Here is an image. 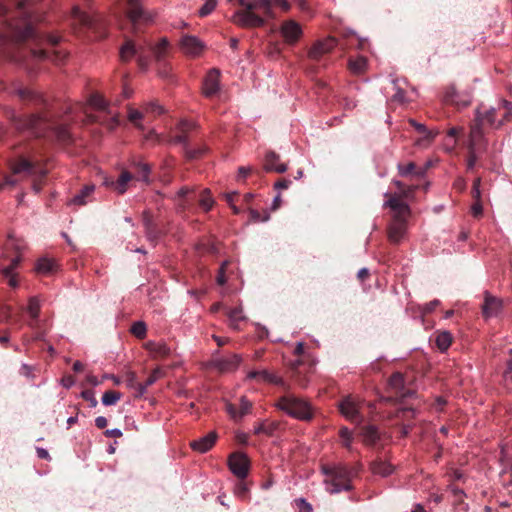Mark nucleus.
Listing matches in <instances>:
<instances>
[{"label": "nucleus", "instance_id": "nucleus-1", "mask_svg": "<svg viewBox=\"0 0 512 512\" xmlns=\"http://www.w3.org/2000/svg\"><path fill=\"white\" fill-rule=\"evenodd\" d=\"M322 472L325 475L324 485L327 492L336 494L341 491L351 490V471L342 464L323 466Z\"/></svg>", "mask_w": 512, "mask_h": 512}, {"label": "nucleus", "instance_id": "nucleus-2", "mask_svg": "<svg viewBox=\"0 0 512 512\" xmlns=\"http://www.w3.org/2000/svg\"><path fill=\"white\" fill-rule=\"evenodd\" d=\"M511 119L512 104L506 100L500 101L496 107L480 105L476 110V121L485 122L493 129H499Z\"/></svg>", "mask_w": 512, "mask_h": 512}, {"label": "nucleus", "instance_id": "nucleus-3", "mask_svg": "<svg viewBox=\"0 0 512 512\" xmlns=\"http://www.w3.org/2000/svg\"><path fill=\"white\" fill-rule=\"evenodd\" d=\"M38 20L31 14L23 13L22 16L14 22H3V31L0 32V38H11L15 41H24L33 37L34 30L32 23Z\"/></svg>", "mask_w": 512, "mask_h": 512}, {"label": "nucleus", "instance_id": "nucleus-4", "mask_svg": "<svg viewBox=\"0 0 512 512\" xmlns=\"http://www.w3.org/2000/svg\"><path fill=\"white\" fill-rule=\"evenodd\" d=\"M276 406L287 415L298 420L307 421L313 417L311 404L305 399L292 394L281 397Z\"/></svg>", "mask_w": 512, "mask_h": 512}, {"label": "nucleus", "instance_id": "nucleus-5", "mask_svg": "<svg viewBox=\"0 0 512 512\" xmlns=\"http://www.w3.org/2000/svg\"><path fill=\"white\" fill-rule=\"evenodd\" d=\"M242 362L239 354H231L225 357L214 358L210 366L220 373H231L236 371Z\"/></svg>", "mask_w": 512, "mask_h": 512}, {"label": "nucleus", "instance_id": "nucleus-6", "mask_svg": "<svg viewBox=\"0 0 512 512\" xmlns=\"http://www.w3.org/2000/svg\"><path fill=\"white\" fill-rule=\"evenodd\" d=\"M15 125L18 130H30L36 137L42 135L39 130L42 126L46 125L45 120L37 115L18 116L15 118Z\"/></svg>", "mask_w": 512, "mask_h": 512}, {"label": "nucleus", "instance_id": "nucleus-7", "mask_svg": "<svg viewBox=\"0 0 512 512\" xmlns=\"http://www.w3.org/2000/svg\"><path fill=\"white\" fill-rule=\"evenodd\" d=\"M232 21L245 28L261 27L265 23L264 18L247 9L235 12Z\"/></svg>", "mask_w": 512, "mask_h": 512}, {"label": "nucleus", "instance_id": "nucleus-8", "mask_svg": "<svg viewBox=\"0 0 512 512\" xmlns=\"http://www.w3.org/2000/svg\"><path fill=\"white\" fill-rule=\"evenodd\" d=\"M385 197H388V200L384 203V207H389L394 212L393 219H407L410 215V207L407 203L400 200V196L391 195L386 192L384 194Z\"/></svg>", "mask_w": 512, "mask_h": 512}, {"label": "nucleus", "instance_id": "nucleus-9", "mask_svg": "<svg viewBox=\"0 0 512 512\" xmlns=\"http://www.w3.org/2000/svg\"><path fill=\"white\" fill-rule=\"evenodd\" d=\"M181 51L190 57L199 56L205 49V44L196 36L185 35L180 40Z\"/></svg>", "mask_w": 512, "mask_h": 512}, {"label": "nucleus", "instance_id": "nucleus-10", "mask_svg": "<svg viewBox=\"0 0 512 512\" xmlns=\"http://www.w3.org/2000/svg\"><path fill=\"white\" fill-rule=\"evenodd\" d=\"M229 468L239 479L246 478L249 472V460L245 454L235 453L229 457Z\"/></svg>", "mask_w": 512, "mask_h": 512}, {"label": "nucleus", "instance_id": "nucleus-11", "mask_svg": "<svg viewBox=\"0 0 512 512\" xmlns=\"http://www.w3.org/2000/svg\"><path fill=\"white\" fill-rule=\"evenodd\" d=\"M336 46V39L334 37H327L316 41L308 52V56L312 60H318L323 55L331 52Z\"/></svg>", "mask_w": 512, "mask_h": 512}, {"label": "nucleus", "instance_id": "nucleus-12", "mask_svg": "<svg viewBox=\"0 0 512 512\" xmlns=\"http://www.w3.org/2000/svg\"><path fill=\"white\" fill-rule=\"evenodd\" d=\"M280 33L288 44L296 43L302 36L301 25L294 20L285 21L280 27Z\"/></svg>", "mask_w": 512, "mask_h": 512}, {"label": "nucleus", "instance_id": "nucleus-13", "mask_svg": "<svg viewBox=\"0 0 512 512\" xmlns=\"http://www.w3.org/2000/svg\"><path fill=\"white\" fill-rule=\"evenodd\" d=\"M70 20L72 25L79 23L84 27H92L95 21L93 12L91 10L82 9L79 5L72 7Z\"/></svg>", "mask_w": 512, "mask_h": 512}, {"label": "nucleus", "instance_id": "nucleus-14", "mask_svg": "<svg viewBox=\"0 0 512 512\" xmlns=\"http://www.w3.org/2000/svg\"><path fill=\"white\" fill-rule=\"evenodd\" d=\"M127 3L129 6L127 16L133 25L139 22H150L152 20L153 17L143 10L139 4V0H127Z\"/></svg>", "mask_w": 512, "mask_h": 512}, {"label": "nucleus", "instance_id": "nucleus-15", "mask_svg": "<svg viewBox=\"0 0 512 512\" xmlns=\"http://www.w3.org/2000/svg\"><path fill=\"white\" fill-rule=\"evenodd\" d=\"M339 409L341 414L349 421L354 423H361L362 417L359 414L357 404L352 400L351 397L345 398L340 404Z\"/></svg>", "mask_w": 512, "mask_h": 512}, {"label": "nucleus", "instance_id": "nucleus-16", "mask_svg": "<svg viewBox=\"0 0 512 512\" xmlns=\"http://www.w3.org/2000/svg\"><path fill=\"white\" fill-rule=\"evenodd\" d=\"M247 379L249 380H256L260 383H271L275 385H283V379L279 377L278 375L266 370H253L248 372Z\"/></svg>", "mask_w": 512, "mask_h": 512}, {"label": "nucleus", "instance_id": "nucleus-17", "mask_svg": "<svg viewBox=\"0 0 512 512\" xmlns=\"http://www.w3.org/2000/svg\"><path fill=\"white\" fill-rule=\"evenodd\" d=\"M502 300L485 292L484 304L482 306L483 315L486 318L497 316L502 310Z\"/></svg>", "mask_w": 512, "mask_h": 512}, {"label": "nucleus", "instance_id": "nucleus-18", "mask_svg": "<svg viewBox=\"0 0 512 512\" xmlns=\"http://www.w3.org/2000/svg\"><path fill=\"white\" fill-rule=\"evenodd\" d=\"M220 73L217 69H212L206 75L203 82V94L206 97L214 96L220 89L219 86Z\"/></svg>", "mask_w": 512, "mask_h": 512}, {"label": "nucleus", "instance_id": "nucleus-19", "mask_svg": "<svg viewBox=\"0 0 512 512\" xmlns=\"http://www.w3.org/2000/svg\"><path fill=\"white\" fill-rule=\"evenodd\" d=\"M407 219H393L389 226L388 237L393 243H399L407 231Z\"/></svg>", "mask_w": 512, "mask_h": 512}, {"label": "nucleus", "instance_id": "nucleus-20", "mask_svg": "<svg viewBox=\"0 0 512 512\" xmlns=\"http://www.w3.org/2000/svg\"><path fill=\"white\" fill-rule=\"evenodd\" d=\"M484 123L485 122L477 121V123L472 126L468 141L469 150H478L485 146L484 133L482 129V125Z\"/></svg>", "mask_w": 512, "mask_h": 512}, {"label": "nucleus", "instance_id": "nucleus-21", "mask_svg": "<svg viewBox=\"0 0 512 512\" xmlns=\"http://www.w3.org/2000/svg\"><path fill=\"white\" fill-rule=\"evenodd\" d=\"M217 434L212 431L206 434L205 436L193 441L191 443V447L193 450L199 453L207 452L216 442Z\"/></svg>", "mask_w": 512, "mask_h": 512}, {"label": "nucleus", "instance_id": "nucleus-22", "mask_svg": "<svg viewBox=\"0 0 512 512\" xmlns=\"http://www.w3.org/2000/svg\"><path fill=\"white\" fill-rule=\"evenodd\" d=\"M264 169L266 171L284 173L287 170V166L284 163H279V155L275 152H268L265 156Z\"/></svg>", "mask_w": 512, "mask_h": 512}, {"label": "nucleus", "instance_id": "nucleus-23", "mask_svg": "<svg viewBox=\"0 0 512 512\" xmlns=\"http://www.w3.org/2000/svg\"><path fill=\"white\" fill-rule=\"evenodd\" d=\"M40 309H41L40 299L37 296L30 297L26 311L29 314V316L31 317V321L28 323V325L31 328L36 327V324L39 319Z\"/></svg>", "mask_w": 512, "mask_h": 512}, {"label": "nucleus", "instance_id": "nucleus-24", "mask_svg": "<svg viewBox=\"0 0 512 512\" xmlns=\"http://www.w3.org/2000/svg\"><path fill=\"white\" fill-rule=\"evenodd\" d=\"M247 10L252 12L261 10L266 17H274V13L272 11V0H250L249 4H247Z\"/></svg>", "mask_w": 512, "mask_h": 512}, {"label": "nucleus", "instance_id": "nucleus-25", "mask_svg": "<svg viewBox=\"0 0 512 512\" xmlns=\"http://www.w3.org/2000/svg\"><path fill=\"white\" fill-rule=\"evenodd\" d=\"M95 190L94 185H87L79 193H77L71 200L70 204L85 205L91 201V196Z\"/></svg>", "mask_w": 512, "mask_h": 512}, {"label": "nucleus", "instance_id": "nucleus-26", "mask_svg": "<svg viewBox=\"0 0 512 512\" xmlns=\"http://www.w3.org/2000/svg\"><path fill=\"white\" fill-rule=\"evenodd\" d=\"M10 169L13 174L25 173L27 175H31L34 173V165L25 158H21L17 162H11Z\"/></svg>", "mask_w": 512, "mask_h": 512}, {"label": "nucleus", "instance_id": "nucleus-27", "mask_svg": "<svg viewBox=\"0 0 512 512\" xmlns=\"http://www.w3.org/2000/svg\"><path fill=\"white\" fill-rule=\"evenodd\" d=\"M397 170L402 177H407V176L412 175L417 178H423L425 175V170L424 169L417 170L416 165L413 162H409L408 164L399 163L397 165Z\"/></svg>", "mask_w": 512, "mask_h": 512}, {"label": "nucleus", "instance_id": "nucleus-28", "mask_svg": "<svg viewBox=\"0 0 512 512\" xmlns=\"http://www.w3.org/2000/svg\"><path fill=\"white\" fill-rule=\"evenodd\" d=\"M170 43L166 37L161 38L158 43L151 45L154 57L157 61H161L167 55Z\"/></svg>", "mask_w": 512, "mask_h": 512}, {"label": "nucleus", "instance_id": "nucleus-29", "mask_svg": "<svg viewBox=\"0 0 512 512\" xmlns=\"http://www.w3.org/2000/svg\"><path fill=\"white\" fill-rule=\"evenodd\" d=\"M132 168L135 170V176H133L135 180L149 183L151 169L148 164L142 162L133 163Z\"/></svg>", "mask_w": 512, "mask_h": 512}, {"label": "nucleus", "instance_id": "nucleus-30", "mask_svg": "<svg viewBox=\"0 0 512 512\" xmlns=\"http://www.w3.org/2000/svg\"><path fill=\"white\" fill-rule=\"evenodd\" d=\"M19 262H20V257L17 256V257L12 259L10 265H8L7 267H4L1 270L2 274L4 275V277H6L8 279V283H9V285L11 287H16L18 285V282L16 280V276L14 274V270L18 266Z\"/></svg>", "mask_w": 512, "mask_h": 512}, {"label": "nucleus", "instance_id": "nucleus-31", "mask_svg": "<svg viewBox=\"0 0 512 512\" xmlns=\"http://www.w3.org/2000/svg\"><path fill=\"white\" fill-rule=\"evenodd\" d=\"M129 171H123L117 181H115V191L118 194H124L128 189V183L133 179Z\"/></svg>", "mask_w": 512, "mask_h": 512}, {"label": "nucleus", "instance_id": "nucleus-32", "mask_svg": "<svg viewBox=\"0 0 512 512\" xmlns=\"http://www.w3.org/2000/svg\"><path fill=\"white\" fill-rule=\"evenodd\" d=\"M372 472L376 475L386 477L393 472L391 464L384 461H376L371 466Z\"/></svg>", "mask_w": 512, "mask_h": 512}, {"label": "nucleus", "instance_id": "nucleus-33", "mask_svg": "<svg viewBox=\"0 0 512 512\" xmlns=\"http://www.w3.org/2000/svg\"><path fill=\"white\" fill-rule=\"evenodd\" d=\"M55 268V262L48 258H41L36 263V271L39 274L47 275Z\"/></svg>", "mask_w": 512, "mask_h": 512}, {"label": "nucleus", "instance_id": "nucleus-34", "mask_svg": "<svg viewBox=\"0 0 512 512\" xmlns=\"http://www.w3.org/2000/svg\"><path fill=\"white\" fill-rule=\"evenodd\" d=\"M368 62L365 57L359 56L349 61V68L355 74H362L367 68Z\"/></svg>", "mask_w": 512, "mask_h": 512}, {"label": "nucleus", "instance_id": "nucleus-35", "mask_svg": "<svg viewBox=\"0 0 512 512\" xmlns=\"http://www.w3.org/2000/svg\"><path fill=\"white\" fill-rule=\"evenodd\" d=\"M409 123L421 134H427V145L437 136V130H428L422 123L417 122L414 119H410Z\"/></svg>", "mask_w": 512, "mask_h": 512}, {"label": "nucleus", "instance_id": "nucleus-36", "mask_svg": "<svg viewBox=\"0 0 512 512\" xmlns=\"http://www.w3.org/2000/svg\"><path fill=\"white\" fill-rule=\"evenodd\" d=\"M452 343V336L449 332L444 331L437 335L436 345L443 352L446 351Z\"/></svg>", "mask_w": 512, "mask_h": 512}, {"label": "nucleus", "instance_id": "nucleus-37", "mask_svg": "<svg viewBox=\"0 0 512 512\" xmlns=\"http://www.w3.org/2000/svg\"><path fill=\"white\" fill-rule=\"evenodd\" d=\"M122 398V394L117 391H106L101 398V402L105 406L115 405Z\"/></svg>", "mask_w": 512, "mask_h": 512}, {"label": "nucleus", "instance_id": "nucleus-38", "mask_svg": "<svg viewBox=\"0 0 512 512\" xmlns=\"http://www.w3.org/2000/svg\"><path fill=\"white\" fill-rule=\"evenodd\" d=\"M137 53V49L135 48V45L128 41L126 42L121 50H120V57L123 61L130 60L135 54Z\"/></svg>", "mask_w": 512, "mask_h": 512}, {"label": "nucleus", "instance_id": "nucleus-39", "mask_svg": "<svg viewBox=\"0 0 512 512\" xmlns=\"http://www.w3.org/2000/svg\"><path fill=\"white\" fill-rule=\"evenodd\" d=\"M128 119L132 122L138 129L144 130V126L141 123L143 119V113L133 109L131 107L128 108Z\"/></svg>", "mask_w": 512, "mask_h": 512}, {"label": "nucleus", "instance_id": "nucleus-40", "mask_svg": "<svg viewBox=\"0 0 512 512\" xmlns=\"http://www.w3.org/2000/svg\"><path fill=\"white\" fill-rule=\"evenodd\" d=\"M389 386L396 392H400L404 388V377L401 373H394L389 379Z\"/></svg>", "mask_w": 512, "mask_h": 512}, {"label": "nucleus", "instance_id": "nucleus-41", "mask_svg": "<svg viewBox=\"0 0 512 512\" xmlns=\"http://www.w3.org/2000/svg\"><path fill=\"white\" fill-rule=\"evenodd\" d=\"M161 370L155 369L150 376L145 380L143 384L139 386V391L141 394L145 393L147 388L151 385H153L160 377H161Z\"/></svg>", "mask_w": 512, "mask_h": 512}, {"label": "nucleus", "instance_id": "nucleus-42", "mask_svg": "<svg viewBox=\"0 0 512 512\" xmlns=\"http://www.w3.org/2000/svg\"><path fill=\"white\" fill-rule=\"evenodd\" d=\"M363 439L366 443L372 444L378 439V432L375 426L369 425L363 429Z\"/></svg>", "mask_w": 512, "mask_h": 512}, {"label": "nucleus", "instance_id": "nucleus-43", "mask_svg": "<svg viewBox=\"0 0 512 512\" xmlns=\"http://www.w3.org/2000/svg\"><path fill=\"white\" fill-rule=\"evenodd\" d=\"M131 333L137 338H144L147 332L146 324L143 321L133 323L130 329Z\"/></svg>", "mask_w": 512, "mask_h": 512}, {"label": "nucleus", "instance_id": "nucleus-44", "mask_svg": "<svg viewBox=\"0 0 512 512\" xmlns=\"http://www.w3.org/2000/svg\"><path fill=\"white\" fill-rule=\"evenodd\" d=\"M143 109L146 113H151L154 115H161L165 112L164 108L157 101L146 103Z\"/></svg>", "mask_w": 512, "mask_h": 512}, {"label": "nucleus", "instance_id": "nucleus-45", "mask_svg": "<svg viewBox=\"0 0 512 512\" xmlns=\"http://www.w3.org/2000/svg\"><path fill=\"white\" fill-rule=\"evenodd\" d=\"M89 102L94 108L99 110H104L107 107L106 100L98 94L92 95L89 99Z\"/></svg>", "mask_w": 512, "mask_h": 512}, {"label": "nucleus", "instance_id": "nucleus-46", "mask_svg": "<svg viewBox=\"0 0 512 512\" xmlns=\"http://www.w3.org/2000/svg\"><path fill=\"white\" fill-rule=\"evenodd\" d=\"M392 183L398 188L401 190L399 196L400 197H404V198H408L410 197L414 190L417 188V186H410L408 187L407 189H403V183L397 179H393L392 180Z\"/></svg>", "mask_w": 512, "mask_h": 512}, {"label": "nucleus", "instance_id": "nucleus-47", "mask_svg": "<svg viewBox=\"0 0 512 512\" xmlns=\"http://www.w3.org/2000/svg\"><path fill=\"white\" fill-rule=\"evenodd\" d=\"M216 0H207L199 10V15L204 17L209 15L216 7Z\"/></svg>", "mask_w": 512, "mask_h": 512}, {"label": "nucleus", "instance_id": "nucleus-48", "mask_svg": "<svg viewBox=\"0 0 512 512\" xmlns=\"http://www.w3.org/2000/svg\"><path fill=\"white\" fill-rule=\"evenodd\" d=\"M251 407H252V403L245 396H242L240 398V410H239L240 419L250 412Z\"/></svg>", "mask_w": 512, "mask_h": 512}, {"label": "nucleus", "instance_id": "nucleus-49", "mask_svg": "<svg viewBox=\"0 0 512 512\" xmlns=\"http://www.w3.org/2000/svg\"><path fill=\"white\" fill-rule=\"evenodd\" d=\"M213 204H214V200L208 194V192L205 191L200 200V205L203 207V209L205 211H209L213 207Z\"/></svg>", "mask_w": 512, "mask_h": 512}, {"label": "nucleus", "instance_id": "nucleus-50", "mask_svg": "<svg viewBox=\"0 0 512 512\" xmlns=\"http://www.w3.org/2000/svg\"><path fill=\"white\" fill-rule=\"evenodd\" d=\"M340 437L343 439L344 446L350 448L352 442V432L348 428L343 427L340 430Z\"/></svg>", "mask_w": 512, "mask_h": 512}, {"label": "nucleus", "instance_id": "nucleus-51", "mask_svg": "<svg viewBox=\"0 0 512 512\" xmlns=\"http://www.w3.org/2000/svg\"><path fill=\"white\" fill-rule=\"evenodd\" d=\"M295 501H296V505L300 512H312L313 511L312 505L310 503H308L306 501V499L298 498Z\"/></svg>", "mask_w": 512, "mask_h": 512}, {"label": "nucleus", "instance_id": "nucleus-52", "mask_svg": "<svg viewBox=\"0 0 512 512\" xmlns=\"http://www.w3.org/2000/svg\"><path fill=\"white\" fill-rule=\"evenodd\" d=\"M81 397L87 400L90 403V407L94 408L97 406L98 402L95 398L94 392L91 390H85L81 392Z\"/></svg>", "mask_w": 512, "mask_h": 512}, {"label": "nucleus", "instance_id": "nucleus-53", "mask_svg": "<svg viewBox=\"0 0 512 512\" xmlns=\"http://www.w3.org/2000/svg\"><path fill=\"white\" fill-rule=\"evenodd\" d=\"M250 216L254 222H266L270 219V215L268 212H265L264 215H261L256 210H250Z\"/></svg>", "mask_w": 512, "mask_h": 512}, {"label": "nucleus", "instance_id": "nucleus-54", "mask_svg": "<svg viewBox=\"0 0 512 512\" xmlns=\"http://www.w3.org/2000/svg\"><path fill=\"white\" fill-rule=\"evenodd\" d=\"M393 84H394L396 92L393 95L392 99L399 103L405 102L406 101L405 92L398 86L397 81H393Z\"/></svg>", "mask_w": 512, "mask_h": 512}, {"label": "nucleus", "instance_id": "nucleus-55", "mask_svg": "<svg viewBox=\"0 0 512 512\" xmlns=\"http://www.w3.org/2000/svg\"><path fill=\"white\" fill-rule=\"evenodd\" d=\"M225 409H226V412L229 414V416L233 420H235V421L240 420L239 410H237L233 404H231L230 402H227L225 405Z\"/></svg>", "mask_w": 512, "mask_h": 512}, {"label": "nucleus", "instance_id": "nucleus-56", "mask_svg": "<svg viewBox=\"0 0 512 512\" xmlns=\"http://www.w3.org/2000/svg\"><path fill=\"white\" fill-rule=\"evenodd\" d=\"M503 376L506 381H512V349L509 351V359Z\"/></svg>", "mask_w": 512, "mask_h": 512}, {"label": "nucleus", "instance_id": "nucleus-57", "mask_svg": "<svg viewBox=\"0 0 512 512\" xmlns=\"http://www.w3.org/2000/svg\"><path fill=\"white\" fill-rule=\"evenodd\" d=\"M204 153V149L203 148H199V149H190L189 147H187L185 149V154H186V157L188 159H196L198 158L199 156H201L202 154Z\"/></svg>", "mask_w": 512, "mask_h": 512}, {"label": "nucleus", "instance_id": "nucleus-58", "mask_svg": "<svg viewBox=\"0 0 512 512\" xmlns=\"http://www.w3.org/2000/svg\"><path fill=\"white\" fill-rule=\"evenodd\" d=\"M472 194L473 197L479 201L481 198V191H480V178L475 179L472 187Z\"/></svg>", "mask_w": 512, "mask_h": 512}, {"label": "nucleus", "instance_id": "nucleus-59", "mask_svg": "<svg viewBox=\"0 0 512 512\" xmlns=\"http://www.w3.org/2000/svg\"><path fill=\"white\" fill-rule=\"evenodd\" d=\"M227 261H224L219 269V273H218V276H217V283L219 285H223L225 282H226V278H225V267L227 265Z\"/></svg>", "mask_w": 512, "mask_h": 512}, {"label": "nucleus", "instance_id": "nucleus-60", "mask_svg": "<svg viewBox=\"0 0 512 512\" xmlns=\"http://www.w3.org/2000/svg\"><path fill=\"white\" fill-rule=\"evenodd\" d=\"M476 151L477 150H469V158L467 160V168L469 170L473 169L476 164V161H477Z\"/></svg>", "mask_w": 512, "mask_h": 512}, {"label": "nucleus", "instance_id": "nucleus-61", "mask_svg": "<svg viewBox=\"0 0 512 512\" xmlns=\"http://www.w3.org/2000/svg\"><path fill=\"white\" fill-rule=\"evenodd\" d=\"M144 225H145V228H146V236H147L148 240L154 241L156 237H155L154 233L151 230V221L146 218L144 220Z\"/></svg>", "mask_w": 512, "mask_h": 512}, {"label": "nucleus", "instance_id": "nucleus-62", "mask_svg": "<svg viewBox=\"0 0 512 512\" xmlns=\"http://www.w3.org/2000/svg\"><path fill=\"white\" fill-rule=\"evenodd\" d=\"M248 492V487L246 485V483L244 482H239L237 484V486L235 487V493L239 496H243L245 495L246 493Z\"/></svg>", "mask_w": 512, "mask_h": 512}, {"label": "nucleus", "instance_id": "nucleus-63", "mask_svg": "<svg viewBox=\"0 0 512 512\" xmlns=\"http://www.w3.org/2000/svg\"><path fill=\"white\" fill-rule=\"evenodd\" d=\"M482 211L483 207L480 203V200H476V203H474L473 206L471 207V213L473 214V216L478 217L482 214Z\"/></svg>", "mask_w": 512, "mask_h": 512}, {"label": "nucleus", "instance_id": "nucleus-64", "mask_svg": "<svg viewBox=\"0 0 512 512\" xmlns=\"http://www.w3.org/2000/svg\"><path fill=\"white\" fill-rule=\"evenodd\" d=\"M104 433L107 437L119 438L122 436V431L118 428L108 429Z\"/></svg>", "mask_w": 512, "mask_h": 512}]
</instances>
